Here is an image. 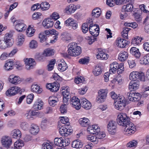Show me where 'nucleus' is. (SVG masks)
<instances>
[{
    "label": "nucleus",
    "instance_id": "8fccbe9b",
    "mask_svg": "<svg viewBox=\"0 0 149 149\" xmlns=\"http://www.w3.org/2000/svg\"><path fill=\"white\" fill-rule=\"evenodd\" d=\"M59 133L61 136H65V126H63L61 125H58Z\"/></svg>",
    "mask_w": 149,
    "mask_h": 149
},
{
    "label": "nucleus",
    "instance_id": "2eb2a0df",
    "mask_svg": "<svg viewBox=\"0 0 149 149\" xmlns=\"http://www.w3.org/2000/svg\"><path fill=\"white\" fill-rule=\"evenodd\" d=\"M54 24V22L50 17L44 19L42 23V26L46 29H49L52 27Z\"/></svg>",
    "mask_w": 149,
    "mask_h": 149
},
{
    "label": "nucleus",
    "instance_id": "338daca9",
    "mask_svg": "<svg viewBox=\"0 0 149 149\" xmlns=\"http://www.w3.org/2000/svg\"><path fill=\"white\" fill-rule=\"evenodd\" d=\"M133 6L131 3H129L124 5L122 8V9H132Z\"/></svg>",
    "mask_w": 149,
    "mask_h": 149
},
{
    "label": "nucleus",
    "instance_id": "e433bc0d",
    "mask_svg": "<svg viewBox=\"0 0 149 149\" xmlns=\"http://www.w3.org/2000/svg\"><path fill=\"white\" fill-rule=\"evenodd\" d=\"M82 143L78 139L73 141L72 144V147L76 148H80L82 147Z\"/></svg>",
    "mask_w": 149,
    "mask_h": 149
},
{
    "label": "nucleus",
    "instance_id": "bb28decb",
    "mask_svg": "<svg viewBox=\"0 0 149 149\" xmlns=\"http://www.w3.org/2000/svg\"><path fill=\"white\" fill-rule=\"evenodd\" d=\"M13 62L10 60H8L5 63L4 69L6 71L10 70L13 68Z\"/></svg>",
    "mask_w": 149,
    "mask_h": 149
},
{
    "label": "nucleus",
    "instance_id": "f257e3e1",
    "mask_svg": "<svg viewBox=\"0 0 149 149\" xmlns=\"http://www.w3.org/2000/svg\"><path fill=\"white\" fill-rule=\"evenodd\" d=\"M130 120V117L127 114L123 113L119 114L117 119V123L125 128V134L128 136L134 133L136 131L135 125Z\"/></svg>",
    "mask_w": 149,
    "mask_h": 149
},
{
    "label": "nucleus",
    "instance_id": "5701e85b",
    "mask_svg": "<svg viewBox=\"0 0 149 149\" xmlns=\"http://www.w3.org/2000/svg\"><path fill=\"white\" fill-rule=\"evenodd\" d=\"M97 53L96 56L97 59L106 60L107 59L108 55L105 53L103 50L99 49Z\"/></svg>",
    "mask_w": 149,
    "mask_h": 149
},
{
    "label": "nucleus",
    "instance_id": "f3484780",
    "mask_svg": "<svg viewBox=\"0 0 149 149\" xmlns=\"http://www.w3.org/2000/svg\"><path fill=\"white\" fill-rule=\"evenodd\" d=\"M1 142L3 146L7 147L10 146L11 145L12 143V141L10 137L4 136L2 137Z\"/></svg>",
    "mask_w": 149,
    "mask_h": 149
},
{
    "label": "nucleus",
    "instance_id": "0e129e2a",
    "mask_svg": "<svg viewBox=\"0 0 149 149\" xmlns=\"http://www.w3.org/2000/svg\"><path fill=\"white\" fill-rule=\"evenodd\" d=\"M51 17L52 19H54L55 20H57L59 18L58 14L56 12L53 13L51 15Z\"/></svg>",
    "mask_w": 149,
    "mask_h": 149
},
{
    "label": "nucleus",
    "instance_id": "6ab92c4d",
    "mask_svg": "<svg viewBox=\"0 0 149 149\" xmlns=\"http://www.w3.org/2000/svg\"><path fill=\"white\" fill-rule=\"evenodd\" d=\"M129 42V41L120 38H118L117 40L116 45L119 47L123 48L125 47Z\"/></svg>",
    "mask_w": 149,
    "mask_h": 149
},
{
    "label": "nucleus",
    "instance_id": "423d86ee",
    "mask_svg": "<svg viewBox=\"0 0 149 149\" xmlns=\"http://www.w3.org/2000/svg\"><path fill=\"white\" fill-rule=\"evenodd\" d=\"M125 100L123 96H118L115 100L114 106L116 109L119 110H122L124 109L125 105Z\"/></svg>",
    "mask_w": 149,
    "mask_h": 149
},
{
    "label": "nucleus",
    "instance_id": "c9c22d12",
    "mask_svg": "<svg viewBox=\"0 0 149 149\" xmlns=\"http://www.w3.org/2000/svg\"><path fill=\"white\" fill-rule=\"evenodd\" d=\"M140 63L142 64H149V55H142L140 60Z\"/></svg>",
    "mask_w": 149,
    "mask_h": 149
},
{
    "label": "nucleus",
    "instance_id": "774afa93",
    "mask_svg": "<svg viewBox=\"0 0 149 149\" xmlns=\"http://www.w3.org/2000/svg\"><path fill=\"white\" fill-rule=\"evenodd\" d=\"M74 20L72 18H69L66 21V26H71Z\"/></svg>",
    "mask_w": 149,
    "mask_h": 149
},
{
    "label": "nucleus",
    "instance_id": "72a5a7b5",
    "mask_svg": "<svg viewBox=\"0 0 149 149\" xmlns=\"http://www.w3.org/2000/svg\"><path fill=\"white\" fill-rule=\"evenodd\" d=\"M58 98L55 96H52L49 98V103L50 105L54 107L56 104V103L58 101Z\"/></svg>",
    "mask_w": 149,
    "mask_h": 149
},
{
    "label": "nucleus",
    "instance_id": "a19ab883",
    "mask_svg": "<svg viewBox=\"0 0 149 149\" xmlns=\"http://www.w3.org/2000/svg\"><path fill=\"white\" fill-rule=\"evenodd\" d=\"M87 138L88 140L93 142L94 144L97 143L99 141V138L92 135H87Z\"/></svg>",
    "mask_w": 149,
    "mask_h": 149
},
{
    "label": "nucleus",
    "instance_id": "c756f323",
    "mask_svg": "<svg viewBox=\"0 0 149 149\" xmlns=\"http://www.w3.org/2000/svg\"><path fill=\"white\" fill-rule=\"evenodd\" d=\"M35 31L33 25H29L26 31V35L28 37H31L34 35Z\"/></svg>",
    "mask_w": 149,
    "mask_h": 149
},
{
    "label": "nucleus",
    "instance_id": "4be33fe9",
    "mask_svg": "<svg viewBox=\"0 0 149 149\" xmlns=\"http://www.w3.org/2000/svg\"><path fill=\"white\" fill-rule=\"evenodd\" d=\"M139 82L137 81H131L129 85V88L131 91H135L139 88Z\"/></svg>",
    "mask_w": 149,
    "mask_h": 149
},
{
    "label": "nucleus",
    "instance_id": "a18cd8bd",
    "mask_svg": "<svg viewBox=\"0 0 149 149\" xmlns=\"http://www.w3.org/2000/svg\"><path fill=\"white\" fill-rule=\"evenodd\" d=\"M56 63V60L54 59H52L47 65V70L48 71L52 70L54 68V64Z\"/></svg>",
    "mask_w": 149,
    "mask_h": 149
},
{
    "label": "nucleus",
    "instance_id": "20e7f679",
    "mask_svg": "<svg viewBox=\"0 0 149 149\" xmlns=\"http://www.w3.org/2000/svg\"><path fill=\"white\" fill-rule=\"evenodd\" d=\"M15 29L19 32H23L27 29V26L24 24L23 20H16L14 17L11 18Z\"/></svg>",
    "mask_w": 149,
    "mask_h": 149
},
{
    "label": "nucleus",
    "instance_id": "9d476101",
    "mask_svg": "<svg viewBox=\"0 0 149 149\" xmlns=\"http://www.w3.org/2000/svg\"><path fill=\"white\" fill-rule=\"evenodd\" d=\"M117 124L114 120L109 121L107 125V128L108 131L111 134H114L116 132Z\"/></svg>",
    "mask_w": 149,
    "mask_h": 149
},
{
    "label": "nucleus",
    "instance_id": "2f4dec72",
    "mask_svg": "<svg viewBox=\"0 0 149 149\" xmlns=\"http://www.w3.org/2000/svg\"><path fill=\"white\" fill-rule=\"evenodd\" d=\"M25 40V36L22 33H20L18 34L17 38V45L19 46H21Z\"/></svg>",
    "mask_w": 149,
    "mask_h": 149
},
{
    "label": "nucleus",
    "instance_id": "4c0bfd02",
    "mask_svg": "<svg viewBox=\"0 0 149 149\" xmlns=\"http://www.w3.org/2000/svg\"><path fill=\"white\" fill-rule=\"evenodd\" d=\"M12 136L14 138L19 139L21 137L22 134L18 129L14 130L12 131Z\"/></svg>",
    "mask_w": 149,
    "mask_h": 149
},
{
    "label": "nucleus",
    "instance_id": "6e6d98bb",
    "mask_svg": "<svg viewBox=\"0 0 149 149\" xmlns=\"http://www.w3.org/2000/svg\"><path fill=\"white\" fill-rule=\"evenodd\" d=\"M134 102L139 101L141 98L140 94L139 93H136L134 91L133 92Z\"/></svg>",
    "mask_w": 149,
    "mask_h": 149
},
{
    "label": "nucleus",
    "instance_id": "49530a36",
    "mask_svg": "<svg viewBox=\"0 0 149 149\" xmlns=\"http://www.w3.org/2000/svg\"><path fill=\"white\" fill-rule=\"evenodd\" d=\"M143 39L142 38H140L138 36L134 37L132 39L131 43L132 44H133L134 45L135 44L138 45L141 42V41Z\"/></svg>",
    "mask_w": 149,
    "mask_h": 149
},
{
    "label": "nucleus",
    "instance_id": "6e6552de",
    "mask_svg": "<svg viewBox=\"0 0 149 149\" xmlns=\"http://www.w3.org/2000/svg\"><path fill=\"white\" fill-rule=\"evenodd\" d=\"M46 87L51 91L52 92H55L59 90L60 85L58 82H54L52 83L47 84Z\"/></svg>",
    "mask_w": 149,
    "mask_h": 149
},
{
    "label": "nucleus",
    "instance_id": "4d7b16f0",
    "mask_svg": "<svg viewBox=\"0 0 149 149\" xmlns=\"http://www.w3.org/2000/svg\"><path fill=\"white\" fill-rule=\"evenodd\" d=\"M42 16V13L40 12H36L32 15V18L34 20H36L40 18Z\"/></svg>",
    "mask_w": 149,
    "mask_h": 149
},
{
    "label": "nucleus",
    "instance_id": "052dcab7",
    "mask_svg": "<svg viewBox=\"0 0 149 149\" xmlns=\"http://www.w3.org/2000/svg\"><path fill=\"white\" fill-rule=\"evenodd\" d=\"M133 92V91H130L127 93V95L129 100L134 102Z\"/></svg>",
    "mask_w": 149,
    "mask_h": 149
},
{
    "label": "nucleus",
    "instance_id": "39448f33",
    "mask_svg": "<svg viewBox=\"0 0 149 149\" xmlns=\"http://www.w3.org/2000/svg\"><path fill=\"white\" fill-rule=\"evenodd\" d=\"M117 70L118 74L121 73L124 71L123 63L118 64L117 62H114L110 65L109 72L110 74L115 73Z\"/></svg>",
    "mask_w": 149,
    "mask_h": 149
},
{
    "label": "nucleus",
    "instance_id": "13d9d810",
    "mask_svg": "<svg viewBox=\"0 0 149 149\" xmlns=\"http://www.w3.org/2000/svg\"><path fill=\"white\" fill-rule=\"evenodd\" d=\"M34 97V95L31 94L28 95L27 97L26 102L28 104H31L32 102Z\"/></svg>",
    "mask_w": 149,
    "mask_h": 149
},
{
    "label": "nucleus",
    "instance_id": "aec40b11",
    "mask_svg": "<svg viewBox=\"0 0 149 149\" xmlns=\"http://www.w3.org/2000/svg\"><path fill=\"white\" fill-rule=\"evenodd\" d=\"M44 103L40 100L37 99L35 101L33 106V108L35 111L41 110L43 108Z\"/></svg>",
    "mask_w": 149,
    "mask_h": 149
},
{
    "label": "nucleus",
    "instance_id": "09e8293b",
    "mask_svg": "<svg viewBox=\"0 0 149 149\" xmlns=\"http://www.w3.org/2000/svg\"><path fill=\"white\" fill-rule=\"evenodd\" d=\"M137 142L136 140H134L130 141L127 144L128 148H135L137 146Z\"/></svg>",
    "mask_w": 149,
    "mask_h": 149
},
{
    "label": "nucleus",
    "instance_id": "c85d7f7f",
    "mask_svg": "<svg viewBox=\"0 0 149 149\" xmlns=\"http://www.w3.org/2000/svg\"><path fill=\"white\" fill-rule=\"evenodd\" d=\"M128 56V54L126 52L123 51L119 54L118 59L121 61H123L127 59Z\"/></svg>",
    "mask_w": 149,
    "mask_h": 149
},
{
    "label": "nucleus",
    "instance_id": "3c124183",
    "mask_svg": "<svg viewBox=\"0 0 149 149\" xmlns=\"http://www.w3.org/2000/svg\"><path fill=\"white\" fill-rule=\"evenodd\" d=\"M29 46L31 49H36L38 46V43L36 40H32L30 42Z\"/></svg>",
    "mask_w": 149,
    "mask_h": 149
},
{
    "label": "nucleus",
    "instance_id": "b1692460",
    "mask_svg": "<svg viewBox=\"0 0 149 149\" xmlns=\"http://www.w3.org/2000/svg\"><path fill=\"white\" fill-rule=\"evenodd\" d=\"M31 90L32 92L39 94L41 93L42 91V88L35 83L31 86Z\"/></svg>",
    "mask_w": 149,
    "mask_h": 149
},
{
    "label": "nucleus",
    "instance_id": "864d4df0",
    "mask_svg": "<svg viewBox=\"0 0 149 149\" xmlns=\"http://www.w3.org/2000/svg\"><path fill=\"white\" fill-rule=\"evenodd\" d=\"M98 95L106 99L107 95L106 90L103 89L100 90L98 92Z\"/></svg>",
    "mask_w": 149,
    "mask_h": 149
},
{
    "label": "nucleus",
    "instance_id": "1a4fd4ad",
    "mask_svg": "<svg viewBox=\"0 0 149 149\" xmlns=\"http://www.w3.org/2000/svg\"><path fill=\"white\" fill-rule=\"evenodd\" d=\"M50 5L47 2H42L41 4L37 3L33 5L31 8V9H39L40 8L41 9L44 8L48 9L50 7Z\"/></svg>",
    "mask_w": 149,
    "mask_h": 149
},
{
    "label": "nucleus",
    "instance_id": "c03bdc74",
    "mask_svg": "<svg viewBox=\"0 0 149 149\" xmlns=\"http://www.w3.org/2000/svg\"><path fill=\"white\" fill-rule=\"evenodd\" d=\"M10 47L3 40H0V49H5L8 47Z\"/></svg>",
    "mask_w": 149,
    "mask_h": 149
},
{
    "label": "nucleus",
    "instance_id": "69168bd1",
    "mask_svg": "<svg viewBox=\"0 0 149 149\" xmlns=\"http://www.w3.org/2000/svg\"><path fill=\"white\" fill-rule=\"evenodd\" d=\"M135 71H133L131 72L129 75V79L131 81H136L137 79L135 78Z\"/></svg>",
    "mask_w": 149,
    "mask_h": 149
},
{
    "label": "nucleus",
    "instance_id": "79ce46f5",
    "mask_svg": "<svg viewBox=\"0 0 149 149\" xmlns=\"http://www.w3.org/2000/svg\"><path fill=\"white\" fill-rule=\"evenodd\" d=\"M130 29V28L126 27L123 28V31L121 33L122 36L123 38L127 39H128V34Z\"/></svg>",
    "mask_w": 149,
    "mask_h": 149
},
{
    "label": "nucleus",
    "instance_id": "f03ea898",
    "mask_svg": "<svg viewBox=\"0 0 149 149\" xmlns=\"http://www.w3.org/2000/svg\"><path fill=\"white\" fill-rule=\"evenodd\" d=\"M66 101L67 103L70 102L72 105L73 107L77 110H79L81 108V102L80 100L75 97H72L71 99V95L70 94V89L68 86H66Z\"/></svg>",
    "mask_w": 149,
    "mask_h": 149
},
{
    "label": "nucleus",
    "instance_id": "680f3d73",
    "mask_svg": "<svg viewBox=\"0 0 149 149\" xmlns=\"http://www.w3.org/2000/svg\"><path fill=\"white\" fill-rule=\"evenodd\" d=\"M93 16L96 18L98 17L100 15L101 12L97 10H93L92 12Z\"/></svg>",
    "mask_w": 149,
    "mask_h": 149
},
{
    "label": "nucleus",
    "instance_id": "f704fd0d",
    "mask_svg": "<svg viewBox=\"0 0 149 149\" xmlns=\"http://www.w3.org/2000/svg\"><path fill=\"white\" fill-rule=\"evenodd\" d=\"M54 53V50L49 48H48L44 51L43 55L45 56H51L53 55Z\"/></svg>",
    "mask_w": 149,
    "mask_h": 149
},
{
    "label": "nucleus",
    "instance_id": "393cba45",
    "mask_svg": "<svg viewBox=\"0 0 149 149\" xmlns=\"http://www.w3.org/2000/svg\"><path fill=\"white\" fill-rule=\"evenodd\" d=\"M39 131V127L36 124H32L31 126L29 132L33 135L37 134Z\"/></svg>",
    "mask_w": 149,
    "mask_h": 149
},
{
    "label": "nucleus",
    "instance_id": "cd10ccee",
    "mask_svg": "<svg viewBox=\"0 0 149 149\" xmlns=\"http://www.w3.org/2000/svg\"><path fill=\"white\" fill-rule=\"evenodd\" d=\"M37 113L34 111L29 110L27 111L25 114V116L29 120H32L34 119L33 116L36 115Z\"/></svg>",
    "mask_w": 149,
    "mask_h": 149
},
{
    "label": "nucleus",
    "instance_id": "a878e982",
    "mask_svg": "<svg viewBox=\"0 0 149 149\" xmlns=\"http://www.w3.org/2000/svg\"><path fill=\"white\" fill-rule=\"evenodd\" d=\"M130 52L131 54L136 58H139L141 55L139 49L136 47H132L130 49Z\"/></svg>",
    "mask_w": 149,
    "mask_h": 149
},
{
    "label": "nucleus",
    "instance_id": "58836bf2",
    "mask_svg": "<svg viewBox=\"0 0 149 149\" xmlns=\"http://www.w3.org/2000/svg\"><path fill=\"white\" fill-rule=\"evenodd\" d=\"M79 122L81 126L85 127L89 125V120L87 118H84L80 119Z\"/></svg>",
    "mask_w": 149,
    "mask_h": 149
},
{
    "label": "nucleus",
    "instance_id": "ddd939ff",
    "mask_svg": "<svg viewBox=\"0 0 149 149\" xmlns=\"http://www.w3.org/2000/svg\"><path fill=\"white\" fill-rule=\"evenodd\" d=\"M13 34L11 33H6L3 38V40L10 47L13 43L14 39L13 38Z\"/></svg>",
    "mask_w": 149,
    "mask_h": 149
},
{
    "label": "nucleus",
    "instance_id": "603ef678",
    "mask_svg": "<svg viewBox=\"0 0 149 149\" xmlns=\"http://www.w3.org/2000/svg\"><path fill=\"white\" fill-rule=\"evenodd\" d=\"M20 127L23 130H27L29 127L28 124L26 122L23 121L20 124Z\"/></svg>",
    "mask_w": 149,
    "mask_h": 149
},
{
    "label": "nucleus",
    "instance_id": "37998d69",
    "mask_svg": "<svg viewBox=\"0 0 149 149\" xmlns=\"http://www.w3.org/2000/svg\"><path fill=\"white\" fill-rule=\"evenodd\" d=\"M24 145V142L21 140L17 141L14 143V146L16 148V149H20Z\"/></svg>",
    "mask_w": 149,
    "mask_h": 149
},
{
    "label": "nucleus",
    "instance_id": "473e14b6",
    "mask_svg": "<svg viewBox=\"0 0 149 149\" xmlns=\"http://www.w3.org/2000/svg\"><path fill=\"white\" fill-rule=\"evenodd\" d=\"M135 78L137 79L136 81L139 80L144 81H145V75L144 74L143 72H139L137 71H135Z\"/></svg>",
    "mask_w": 149,
    "mask_h": 149
},
{
    "label": "nucleus",
    "instance_id": "7ed1b4c3",
    "mask_svg": "<svg viewBox=\"0 0 149 149\" xmlns=\"http://www.w3.org/2000/svg\"><path fill=\"white\" fill-rule=\"evenodd\" d=\"M68 52L71 56H77L79 55L81 52V49L79 46L77 45V43L72 42L70 43L68 46Z\"/></svg>",
    "mask_w": 149,
    "mask_h": 149
},
{
    "label": "nucleus",
    "instance_id": "5fc2aeb1",
    "mask_svg": "<svg viewBox=\"0 0 149 149\" xmlns=\"http://www.w3.org/2000/svg\"><path fill=\"white\" fill-rule=\"evenodd\" d=\"M47 37L44 32H41L39 34V38L40 39V41L41 42L45 41L47 39Z\"/></svg>",
    "mask_w": 149,
    "mask_h": 149
},
{
    "label": "nucleus",
    "instance_id": "9b49d317",
    "mask_svg": "<svg viewBox=\"0 0 149 149\" xmlns=\"http://www.w3.org/2000/svg\"><path fill=\"white\" fill-rule=\"evenodd\" d=\"M20 91V88L15 86L11 87L6 92V94L8 96H12L15 95Z\"/></svg>",
    "mask_w": 149,
    "mask_h": 149
},
{
    "label": "nucleus",
    "instance_id": "412c9836",
    "mask_svg": "<svg viewBox=\"0 0 149 149\" xmlns=\"http://www.w3.org/2000/svg\"><path fill=\"white\" fill-rule=\"evenodd\" d=\"M100 130V128L97 125H93L91 127H89L87 129L88 132L93 134L98 133Z\"/></svg>",
    "mask_w": 149,
    "mask_h": 149
},
{
    "label": "nucleus",
    "instance_id": "0eeeda50",
    "mask_svg": "<svg viewBox=\"0 0 149 149\" xmlns=\"http://www.w3.org/2000/svg\"><path fill=\"white\" fill-rule=\"evenodd\" d=\"M89 30L91 34L94 37H97L99 34V28L98 25L95 24H91L89 25Z\"/></svg>",
    "mask_w": 149,
    "mask_h": 149
},
{
    "label": "nucleus",
    "instance_id": "a211bd4d",
    "mask_svg": "<svg viewBox=\"0 0 149 149\" xmlns=\"http://www.w3.org/2000/svg\"><path fill=\"white\" fill-rule=\"evenodd\" d=\"M142 10H135L134 11L133 16L135 20L137 22H140L142 20V18L141 15Z\"/></svg>",
    "mask_w": 149,
    "mask_h": 149
},
{
    "label": "nucleus",
    "instance_id": "dca6fc26",
    "mask_svg": "<svg viewBox=\"0 0 149 149\" xmlns=\"http://www.w3.org/2000/svg\"><path fill=\"white\" fill-rule=\"evenodd\" d=\"M81 107L86 110L90 109L91 107V103L85 98H82L80 99Z\"/></svg>",
    "mask_w": 149,
    "mask_h": 149
},
{
    "label": "nucleus",
    "instance_id": "4468645a",
    "mask_svg": "<svg viewBox=\"0 0 149 149\" xmlns=\"http://www.w3.org/2000/svg\"><path fill=\"white\" fill-rule=\"evenodd\" d=\"M8 81L10 83L15 85L20 84L21 82L20 78L14 74H11L9 76Z\"/></svg>",
    "mask_w": 149,
    "mask_h": 149
},
{
    "label": "nucleus",
    "instance_id": "de8ad7c7",
    "mask_svg": "<svg viewBox=\"0 0 149 149\" xmlns=\"http://www.w3.org/2000/svg\"><path fill=\"white\" fill-rule=\"evenodd\" d=\"M102 72L101 69L99 66H96L93 71V74L96 76L100 75Z\"/></svg>",
    "mask_w": 149,
    "mask_h": 149
},
{
    "label": "nucleus",
    "instance_id": "7c9ffc66",
    "mask_svg": "<svg viewBox=\"0 0 149 149\" xmlns=\"http://www.w3.org/2000/svg\"><path fill=\"white\" fill-rule=\"evenodd\" d=\"M54 144L60 147H63L64 143H65V141L62 137L56 138L54 139Z\"/></svg>",
    "mask_w": 149,
    "mask_h": 149
},
{
    "label": "nucleus",
    "instance_id": "ea45409f",
    "mask_svg": "<svg viewBox=\"0 0 149 149\" xmlns=\"http://www.w3.org/2000/svg\"><path fill=\"white\" fill-rule=\"evenodd\" d=\"M58 69L61 72L65 70V62L63 59H61L58 65Z\"/></svg>",
    "mask_w": 149,
    "mask_h": 149
},
{
    "label": "nucleus",
    "instance_id": "bf43d9fd",
    "mask_svg": "<svg viewBox=\"0 0 149 149\" xmlns=\"http://www.w3.org/2000/svg\"><path fill=\"white\" fill-rule=\"evenodd\" d=\"M82 31L84 33H86L88 30V25L87 23H84L82 25Z\"/></svg>",
    "mask_w": 149,
    "mask_h": 149
},
{
    "label": "nucleus",
    "instance_id": "e2e57ef3",
    "mask_svg": "<svg viewBox=\"0 0 149 149\" xmlns=\"http://www.w3.org/2000/svg\"><path fill=\"white\" fill-rule=\"evenodd\" d=\"M84 81V78L81 76L75 78L74 79V82L77 84H79L80 83H83Z\"/></svg>",
    "mask_w": 149,
    "mask_h": 149
},
{
    "label": "nucleus",
    "instance_id": "f8f14e48",
    "mask_svg": "<svg viewBox=\"0 0 149 149\" xmlns=\"http://www.w3.org/2000/svg\"><path fill=\"white\" fill-rule=\"evenodd\" d=\"M25 67L27 70L33 68L36 65L34 60L32 58H26L24 60Z\"/></svg>",
    "mask_w": 149,
    "mask_h": 149
}]
</instances>
